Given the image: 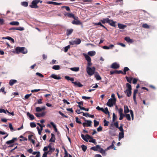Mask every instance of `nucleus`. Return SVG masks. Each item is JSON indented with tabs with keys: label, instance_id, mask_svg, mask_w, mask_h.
<instances>
[{
	"label": "nucleus",
	"instance_id": "nucleus-1",
	"mask_svg": "<svg viewBox=\"0 0 157 157\" xmlns=\"http://www.w3.org/2000/svg\"><path fill=\"white\" fill-rule=\"evenodd\" d=\"M81 136L82 139L86 142H88V140H90L89 141V142L95 144H97L96 140L93 139L91 136L88 134H86V136H84L83 134H82Z\"/></svg>",
	"mask_w": 157,
	"mask_h": 157
},
{
	"label": "nucleus",
	"instance_id": "nucleus-2",
	"mask_svg": "<svg viewBox=\"0 0 157 157\" xmlns=\"http://www.w3.org/2000/svg\"><path fill=\"white\" fill-rule=\"evenodd\" d=\"M67 80H70L72 82V83L74 84V86H77L78 87H82L83 85L81 84L79 82H73L74 80L73 78H71L69 76H65L64 77Z\"/></svg>",
	"mask_w": 157,
	"mask_h": 157
},
{
	"label": "nucleus",
	"instance_id": "nucleus-3",
	"mask_svg": "<svg viewBox=\"0 0 157 157\" xmlns=\"http://www.w3.org/2000/svg\"><path fill=\"white\" fill-rule=\"evenodd\" d=\"M16 53L17 54L21 53L23 54H25L27 53V49L24 47H17L15 49Z\"/></svg>",
	"mask_w": 157,
	"mask_h": 157
},
{
	"label": "nucleus",
	"instance_id": "nucleus-4",
	"mask_svg": "<svg viewBox=\"0 0 157 157\" xmlns=\"http://www.w3.org/2000/svg\"><path fill=\"white\" fill-rule=\"evenodd\" d=\"M39 2L41 3L42 1H40V0H33L32 2V4L30 5L29 6L33 8H37L38 7V6L37 5V4Z\"/></svg>",
	"mask_w": 157,
	"mask_h": 157
},
{
	"label": "nucleus",
	"instance_id": "nucleus-5",
	"mask_svg": "<svg viewBox=\"0 0 157 157\" xmlns=\"http://www.w3.org/2000/svg\"><path fill=\"white\" fill-rule=\"evenodd\" d=\"M86 71L87 74L90 75H93L94 73L95 68L94 67H86Z\"/></svg>",
	"mask_w": 157,
	"mask_h": 157
},
{
	"label": "nucleus",
	"instance_id": "nucleus-6",
	"mask_svg": "<svg viewBox=\"0 0 157 157\" xmlns=\"http://www.w3.org/2000/svg\"><path fill=\"white\" fill-rule=\"evenodd\" d=\"M116 101V98H110L109 99L108 102L106 103V105L109 107H111L114 104H115Z\"/></svg>",
	"mask_w": 157,
	"mask_h": 157
},
{
	"label": "nucleus",
	"instance_id": "nucleus-7",
	"mask_svg": "<svg viewBox=\"0 0 157 157\" xmlns=\"http://www.w3.org/2000/svg\"><path fill=\"white\" fill-rule=\"evenodd\" d=\"M124 113H128L129 112H130V114L131 116L132 119V120H133V118H134V114H133V112L132 110H129L128 108V107L126 105V106L124 105Z\"/></svg>",
	"mask_w": 157,
	"mask_h": 157
},
{
	"label": "nucleus",
	"instance_id": "nucleus-8",
	"mask_svg": "<svg viewBox=\"0 0 157 157\" xmlns=\"http://www.w3.org/2000/svg\"><path fill=\"white\" fill-rule=\"evenodd\" d=\"M17 140V138H13L12 140L6 141V144L7 145H10L8 146L9 147H12L13 146V144H13Z\"/></svg>",
	"mask_w": 157,
	"mask_h": 157
},
{
	"label": "nucleus",
	"instance_id": "nucleus-9",
	"mask_svg": "<svg viewBox=\"0 0 157 157\" xmlns=\"http://www.w3.org/2000/svg\"><path fill=\"white\" fill-rule=\"evenodd\" d=\"M74 20L72 21V23L74 25H82V23L78 20V17H76Z\"/></svg>",
	"mask_w": 157,
	"mask_h": 157
},
{
	"label": "nucleus",
	"instance_id": "nucleus-10",
	"mask_svg": "<svg viewBox=\"0 0 157 157\" xmlns=\"http://www.w3.org/2000/svg\"><path fill=\"white\" fill-rule=\"evenodd\" d=\"M81 42V40L80 39L78 38L76 39V40L73 41H69V44L71 45H74V44H79Z\"/></svg>",
	"mask_w": 157,
	"mask_h": 157
},
{
	"label": "nucleus",
	"instance_id": "nucleus-11",
	"mask_svg": "<svg viewBox=\"0 0 157 157\" xmlns=\"http://www.w3.org/2000/svg\"><path fill=\"white\" fill-rule=\"evenodd\" d=\"M120 67V65L116 62L113 63L111 66V67L113 69H117L118 68Z\"/></svg>",
	"mask_w": 157,
	"mask_h": 157
},
{
	"label": "nucleus",
	"instance_id": "nucleus-12",
	"mask_svg": "<svg viewBox=\"0 0 157 157\" xmlns=\"http://www.w3.org/2000/svg\"><path fill=\"white\" fill-rule=\"evenodd\" d=\"M64 15L66 16H67L68 17L70 18H72L73 19H75V17H76L75 16L74 14L71 13H66Z\"/></svg>",
	"mask_w": 157,
	"mask_h": 157
},
{
	"label": "nucleus",
	"instance_id": "nucleus-13",
	"mask_svg": "<svg viewBox=\"0 0 157 157\" xmlns=\"http://www.w3.org/2000/svg\"><path fill=\"white\" fill-rule=\"evenodd\" d=\"M45 109V106H43L41 108H40L39 107H37L36 108V111L37 112H40L42 110H44Z\"/></svg>",
	"mask_w": 157,
	"mask_h": 157
},
{
	"label": "nucleus",
	"instance_id": "nucleus-14",
	"mask_svg": "<svg viewBox=\"0 0 157 157\" xmlns=\"http://www.w3.org/2000/svg\"><path fill=\"white\" fill-rule=\"evenodd\" d=\"M116 22L113 21V20L109 19V22H108V23L111 26L115 27L116 26Z\"/></svg>",
	"mask_w": 157,
	"mask_h": 157
},
{
	"label": "nucleus",
	"instance_id": "nucleus-15",
	"mask_svg": "<svg viewBox=\"0 0 157 157\" xmlns=\"http://www.w3.org/2000/svg\"><path fill=\"white\" fill-rule=\"evenodd\" d=\"M45 112H43L41 113H36L35 114V115L38 117H43L45 115Z\"/></svg>",
	"mask_w": 157,
	"mask_h": 157
},
{
	"label": "nucleus",
	"instance_id": "nucleus-16",
	"mask_svg": "<svg viewBox=\"0 0 157 157\" xmlns=\"http://www.w3.org/2000/svg\"><path fill=\"white\" fill-rule=\"evenodd\" d=\"M51 78H53L56 79H60L61 78L59 76H58L57 75L54 74H52L50 76Z\"/></svg>",
	"mask_w": 157,
	"mask_h": 157
},
{
	"label": "nucleus",
	"instance_id": "nucleus-17",
	"mask_svg": "<svg viewBox=\"0 0 157 157\" xmlns=\"http://www.w3.org/2000/svg\"><path fill=\"white\" fill-rule=\"evenodd\" d=\"M63 148L64 150L65 155L63 157H72L71 155L68 154L67 151L66 150V149L65 148L63 147Z\"/></svg>",
	"mask_w": 157,
	"mask_h": 157
},
{
	"label": "nucleus",
	"instance_id": "nucleus-18",
	"mask_svg": "<svg viewBox=\"0 0 157 157\" xmlns=\"http://www.w3.org/2000/svg\"><path fill=\"white\" fill-rule=\"evenodd\" d=\"M99 148H100V145H96L95 146L92 147L90 148V149L94 151H98Z\"/></svg>",
	"mask_w": 157,
	"mask_h": 157
},
{
	"label": "nucleus",
	"instance_id": "nucleus-19",
	"mask_svg": "<svg viewBox=\"0 0 157 157\" xmlns=\"http://www.w3.org/2000/svg\"><path fill=\"white\" fill-rule=\"evenodd\" d=\"M109 19L107 18H104L102 20L100 21L103 24H105V23H108L109 22Z\"/></svg>",
	"mask_w": 157,
	"mask_h": 157
},
{
	"label": "nucleus",
	"instance_id": "nucleus-20",
	"mask_svg": "<svg viewBox=\"0 0 157 157\" xmlns=\"http://www.w3.org/2000/svg\"><path fill=\"white\" fill-rule=\"evenodd\" d=\"M124 40L126 41L128 43H132L133 42V40H132L129 37H126L124 38Z\"/></svg>",
	"mask_w": 157,
	"mask_h": 157
},
{
	"label": "nucleus",
	"instance_id": "nucleus-21",
	"mask_svg": "<svg viewBox=\"0 0 157 157\" xmlns=\"http://www.w3.org/2000/svg\"><path fill=\"white\" fill-rule=\"evenodd\" d=\"M125 93L126 94L127 96L128 97H130L132 94V90H127L124 91Z\"/></svg>",
	"mask_w": 157,
	"mask_h": 157
},
{
	"label": "nucleus",
	"instance_id": "nucleus-22",
	"mask_svg": "<svg viewBox=\"0 0 157 157\" xmlns=\"http://www.w3.org/2000/svg\"><path fill=\"white\" fill-rule=\"evenodd\" d=\"M51 139L49 140V142H55L56 140V138L55 137V135L53 133L51 134Z\"/></svg>",
	"mask_w": 157,
	"mask_h": 157
},
{
	"label": "nucleus",
	"instance_id": "nucleus-23",
	"mask_svg": "<svg viewBox=\"0 0 157 157\" xmlns=\"http://www.w3.org/2000/svg\"><path fill=\"white\" fill-rule=\"evenodd\" d=\"M17 81L15 79H11L9 81V84L10 86H12L17 82Z\"/></svg>",
	"mask_w": 157,
	"mask_h": 157
},
{
	"label": "nucleus",
	"instance_id": "nucleus-24",
	"mask_svg": "<svg viewBox=\"0 0 157 157\" xmlns=\"http://www.w3.org/2000/svg\"><path fill=\"white\" fill-rule=\"evenodd\" d=\"M47 3L48 4H53L56 5H60L62 4V3L56 2H55L49 1Z\"/></svg>",
	"mask_w": 157,
	"mask_h": 157
},
{
	"label": "nucleus",
	"instance_id": "nucleus-25",
	"mask_svg": "<svg viewBox=\"0 0 157 157\" xmlns=\"http://www.w3.org/2000/svg\"><path fill=\"white\" fill-rule=\"evenodd\" d=\"M110 149H113L114 150H116V147H114V144L113 143H112V144L110 146L108 147L106 149V150H107Z\"/></svg>",
	"mask_w": 157,
	"mask_h": 157
},
{
	"label": "nucleus",
	"instance_id": "nucleus-26",
	"mask_svg": "<svg viewBox=\"0 0 157 157\" xmlns=\"http://www.w3.org/2000/svg\"><path fill=\"white\" fill-rule=\"evenodd\" d=\"M70 69L72 71L77 72L79 70V68L78 67H71Z\"/></svg>",
	"mask_w": 157,
	"mask_h": 157
},
{
	"label": "nucleus",
	"instance_id": "nucleus-27",
	"mask_svg": "<svg viewBox=\"0 0 157 157\" xmlns=\"http://www.w3.org/2000/svg\"><path fill=\"white\" fill-rule=\"evenodd\" d=\"M118 25L119 28L122 29H124L126 27V25L120 23H118Z\"/></svg>",
	"mask_w": 157,
	"mask_h": 157
},
{
	"label": "nucleus",
	"instance_id": "nucleus-28",
	"mask_svg": "<svg viewBox=\"0 0 157 157\" xmlns=\"http://www.w3.org/2000/svg\"><path fill=\"white\" fill-rule=\"evenodd\" d=\"M124 137V132H121L119 133V140H120L121 139Z\"/></svg>",
	"mask_w": 157,
	"mask_h": 157
},
{
	"label": "nucleus",
	"instance_id": "nucleus-29",
	"mask_svg": "<svg viewBox=\"0 0 157 157\" xmlns=\"http://www.w3.org/2000/svg\"><path fill=\"white\" fill-rule=\"evenodd\" d=\"M27 115L28 117H29L30 119L31 120H32L34 119V116L33 115L29 113H27Z\"/></svg>",
	"mask_w": 157,
	"mask_h": 157
},
{
	"label": "nucleus",
	"instance_id": "nucleus-30",
	"mask_svg": "<svg viewBox=\"0 0 157 157\" xmlns=\"http://www.w3.org/2000/svg\"><path fill=\"white\" fill-rule=\"evenodd\" d=\"M73 29H68L67 30V36L71 35L73 32Z\"/></svg>",
	"mask_w": 157,
	"mask_h": 157
},
{
	"label": "nucleus",
	"instance_id": "nucleus-31",
	"mask_svg": "<svg viewBox=\"0 0 157 157\" xmlns=\"http://www.w3.org/2000/svg\"><path fill=\"white\" fill-rule=\"evenodd\" d=\"M10 24L12 25L18 26L19 25V23L18 21H12L10 23Z\"/></svg>",
	"mask_w": 157,
	"mask_h": 157
},
{
	"label": "nucleus",
	"instance_id": "nucleus-32",
	"mask_svg": "<svg viewBox=\"0 0 157 157\" xmlns=\"http://www.w3.org/2000/svg\"><path fill=\"white\" fill-rule=\"evenodd\" d=\"M85 121L86 122V127H90L91 126L92 122L91 121L85 120Z\"/></svg>",
	"mask_w": 157,
	"mask_h": 157
},
{
	"label": "nucleus",
	"instance_id": "nucleus-33",
	"mask_svg": "<svg viewBox=\"0 0 157 157\" xmlns=\"http://www.w3.org/2000/svg\"><path fill=\"white\" fill-rule=\"evenodd\" d=\"M2 38L3 39H8V40L11 41L13 43H14V40L13 38H11L10 36H7L6 37H3Z\"/></svg>",
	"mask_w": 157,
	"mask_h": 157
},
{
	"label": "nucleus",
	"instance_id": "nucleus-34",
	"mask_svg": "<svg viewBox=\"0 0 157 157\" xmlns=\"http://www.w3.org/2000/svg\"><path fill=\"white\" fill-rule=\"evenodd\" d=\"M96 52L94 51H91L88 52V54L90 56H93L95 55Z\"/></svg>",
	"mask_w": 157,
	"mask_h": 157
},
{
	"label": "nucleus",
	"instance_id": "nucleus-35",
	"mask_svg": "<svg viewBox=\"0 0 157 157\" xmlns=\"http://www.w3.org/2000/svg\"><path fill=\"white\" fill-rule=\"evenodd\" d=\"M60 66L59 65H55L53 66L52 68L55 70H58L60 69Z\"/></svg>",
	"mask_w": 157,
	"mask_h": 157
},
{
	"label": "nucleus",
	"instance_id": "nucleus-36",
	"mask_svg": "<svg viewBox=\"0 0 157 157\" xmlns=\"http://www.w3.org/2000/svg\"><path fill=\"white\" fill-rule=\"evenodd\" d=\"M125 78L127 80V82H128L130 83H132V80L133 78H129L127 76H126L125 77Z\"/></svg>",
	"mask_w": 157,
	"mask_h": 157
},
{
	"label": "nucleus",
	"instance_id": "nucleus-37",
	"mask_svg": "<svg viewBox=\"0 0 157 157\" xmlns=\"http://www.w3.org/2000/svg\"><path fill=\"white\" fill-rule=\"evenodd\" d=\"M55 150V148H51L49 149V151H48V152L49 155H51L53 152Z\"/></svg>",
	"mask_w": 157,
	"mask_h": 157
},
{
	"label": "nucleus",
	"instance_id": "nucleus-38",
	"mask_svg": "<svg viewBox=\"0 0 157 157\" xmlns=\"http://www.w3.org/2000/svg\"><path fill=\"white\" fill-rule=\"evenodd\" d=\"M126 86L127 88V90H132V87L130 84L127 83L126 84Z\"/></svg>",
	"mask_w": 157,
	"mask_h": 157
},
{
	"label": "nucleus",
	"instance_id": "nucleus-39",
	"mask_svg": "<svg viewBox=\"0 0 157 157\" xmlns=\"http://www.w3.org/2000/svg\"><path fill=\"white\" fill-rule=\"evenodd\" d=\"M94 127H97L99 124V121H97L96 120H94Z\"/></svg>",
	"mask_w": 157,
	"mask_h": 157
},
{
	"label": "nucleus",
	"instance_id": "nucleus-40",
	"mask_svg": "<svg viewBox=\"0 0 157 157\" xmlns=\"http://www.w3.org/2000/svg\"><path fill=\"white\" fill-rule=\"evenodd\" d=\"M129 70V68L127 67H125L124 68L123 70L124 75L126 74V72Z\"/></svg>",
	"mask_w": 157,
	"mask_h": 157
},
{
	"label": "nucleus",
	"instance_id": "nucleus-41",
	"mask_svg": "<svg viewBox=\"0 0 157 157\" xmlns=\"http://www.w3.org/2000/svg\"><path fill=\"white\" fill-rule=\"evenodd\" d=\"M85 57L86 58V60L88 62H90V61H91V59L90 57L88 55H86L85 56Z\"/></svg>",
	"mask_w": 157,
	"mask_h": 157
},
{
	"label": "nucleus",
	"instance_id": "nucleus-42",
	"mask_svg": "<svg viewBox=\"0 0 157 157\" xmlns=\"http://www.w3.org/2000/svg\"><path fill=\"white\" fill-rule=\"evenodd\" d=\"M103 112L106 114L109 115V114L108 109L107 107H106V108H105V109H104V111H103Z\"/></svg>",
	"mask_w": 157,
	"mask_h": 157
},
{
	"label": "nucleus",
	"instance_id": "nucleus-43",
	"mask_svg": "<svg viewBox=\"0 0 157 157\" xmlns=\"http://www.w3.org/2000/svg\"><path fill=\"white\" fill-rule=\"evenodd\" d=\"M62 8H65V9L67 11H68V12L71 11L70 8L69 6H62Z\"/></svg>",
	"mask_w": 157,
	"mask_h": 157
},
{
	"label": "nucleus",
	"instance_id": "nucleus-44",
	"mask_svg": "<svg viewBox=\"0 0 157 157\" xmlns=\"http://www.w3.org/2000/svg\"><path fill=\"white\" fill-rule=\"evenodd\" d=\"M81 147L83 151L85 152L87 149L86 146L84 145H81Z\"/></svg>",
	"mask_w": 157,
	"mask_h": 157
},
{
	"label": "nucleus",
	"instance_id": "nucleus-45",
	"mask_svg": "<svg viewBox=\"0 0 157 157\" xmlns=\"http://www.w3.org/2000/svg\"><path fill=\"white\" fill-rule=\"evenodd\" d=\"M104 123V126H108L109 122L107 121L106 120L104 119L103 121Z\"/></svg>",
	"mask_w": 157,
	"mask_h": 157
},
{
	"label": "nucleus",
	"instance_id": "nucleus-46",
	"mask_svg": "<svg viewBox=\"0 0 157 157\" xmlns=\"http://www.w3.org/2000/svg\"><path fill=\"white\" fill-rule=\"evenodd\" d=\"M125 117H126L127 120L130 121L131 120V117L129 114H127L125 115Z\"/></svg>",
	"mask_w": 157,
	"mask_h": 157
},
{
	"label": "nucleus",
	"instance_id": "nucleus-47",
	"mask_svg": "<svg viewBox=\"0 0 157 157\" xmlns=\"http://www.w3.org/2000/svg\"><path fill=\"white\" fill-rule=\"evenodd\" d=\"M142 27L145 28H149V26L147 24H144L142 26Z\"/></svg>",
	"mask_w": 157,
	"mask_h": 157
},
{
	"label": "nucleus",
	"instance_id": "nucleus-48",
	"mask_svg": "<svg viewBox=\"0 0 157 157\" xmlns=\"http://www.w3.org/2000/svg\"><path fill=\"white\" fill-rule=\"evenodd\" d=\"M117 117L114 113L113 114V121H114L117 119Z\"/></svg>",
	"mask_w": 157,
	"mask_h": 157
},
{
	"label": "nucleus",
	"instance_id": "nucleus-49",
	"mask_svg": "<svg viewBox=\"0 0 157 157\" xmlns=\"http://www.w3.org/2000/svg\"><path fill=\"white\" fill-rule=\"evenodd\" d=\"M96 109L98 111H101L102 112L104 111V109L103 108H101L99 106L97 107Z\"/></svg>",
	"mask_w": 157,
	"mask_h": 157
},
{
	"label": "nucleus",
	"instance_id": "nucleus-50",
	"mask_svg": "<svg viewBox=\"0 0 157 157\" xmlns=\"http://www.w3.org/2000/svg\"><path fill=\"white\" fill-rule=\"evenodd\" d=\"M20 138H22V139H20V141H25V140H27V139L25 137H24L22 136H20Z\"/></svg>",
	"mask_w": 157,
	"mask_h": 157
},
{
	"label": "nucleus",
	"instance_id": "nucleus-51",
	"mask_svg": "<svg viewBox=\"0 0 157 157\" xmlns=\"http://www.w3.org/2000/svg\"><path fill=\"white\" fill-rule=\"evenodd\" d=\"M21 5L25 7H27L28 6V3L26 2H24L21 3Z\"/></svg>",
	"mask_w": 157,
	"mask_h": 157
},
{
	"label": "nucleus",
	"instance_id": "nucleus-52",
	"mask_svg": "<svg viewBox=\"0 0 157 157\" xmlns=\"http://www.w3.org/2000/svg\"><path fill=\"white\" fill-rule=\"evenodd\" d=\"M0 92H3L4 94H5L6 93L5 91V87H2L0 89Z\"/></svg>",
	"mask_w": 157,
	"mask_h": 157
},
{
	"label": "nucleus",
	"instance_id": "nucleus-53",
	"mask_svg": "<svg viewBox=\"0 0 157 157\" xmlns=\"http://www.w3.org/2000/svg\"><path fill=\"white\" fill-rule=\"evenodd\" d=\"M95 77L97 80H100L101 79V78L99 75H95Z\"/></svg>",
	"mask_w": 157,
	"mask_h": 157
},
{
	"label": "nucleus",
	"instance_id": "nucleus-54",
	"mask_svg": "<svg viewBox=\"0 0 157 157\" xmlns=\"http://www.w3.org/2000/svg\"><path fill=\"white\" fill-rule=\"evenodd\" d=\"M30 125L32 128H34L36 127V124L34 122H31L30 123Z\"/></svg>",
	"mask_w": 157,
	"mask_h": 157
},
{
	"label": "nucleus",
	"instance_id": "nucleus-55",
	"mask_svg": "<svg viewBox=\"0 0 157 157\" xmlns=\"http://www.w3.org/2000/svg\"><path fill=\"white\" fill-rule=\"evenodd\" d=\"M70 45H68L64 48V52H67L68 50V49L70 48Z\"/></svg>",
	"mask_w": 157,
	"mask_h": 157
},
{
	"label": "nucleus",
	"instance_id": "nucleus-56",
	"mask_svg": "<svg viewBox=\"0 0 157 157\" xmlns=\"http://www.w3.org/2000/svg\"><path fill=\"white\" fill-rule=\"evenodd\" d=\"M138 90L137 89L135 90H134L133 94V97H134V98H135V97H136V95L138 92Z\"/></svg>",
	"mask_w": 157,
	"mask_h": 157
},
{
	"label": "nucleus",
	"instance_id": "nucleus-57",
	"mask_svg": "<svg viewBox=\"0 0 157 157\" xmlns=\"http://www.w3.org/2000/svg\"><path fill=\"white\" fill-rule=\"evenodd\" d=\"M82 115L84 116H85L86 117H89V113H84V112H82Z\"/></svg>",
	"mask_w": 157,
	"mask_h": 157
},
{
	"label": "nucleus",
	"instance_id": "nucleus-58",
	"mask_svg": "<svg viewBox=\"0 0 157 157\" xmlns=\"http://www.w3.org/2000/svg\"><path fill=\"white\" fill-rule=\"evenodd\" d=\"M50 124L52 126L54 129L57 128L56 126V125L54 124V123L52 122H50Z\"/></svg>",
	"mask_w": 157,
	"mask_h": 157
},
{
	"label": "nucleus",
	"instance_id": "nucleus-59",
	"mask_svg": "<svg viewBox=\"0 0 157 157\" xmlns=\"http://www.w3.org/2000/svg\"><path fill=\"white\" fill-rule=\"evenodd\" d=\"M50 124L52 126L54 129L57 128L56 126V125L54 124V123L52 122H50Z\"/></svg>",
	"mask_w": 157,
	"mask_h": 157
},
{
	"label": "nucleus",
	"instance_id": "nucleus-60",
	"mask_svg": "<svg viewBox=\"0 0 157 157\" xmlns=\"http://www.w3.org/2000/svg\"><path fill=\"white\" fill-rule=\"evenodd\" d=\"M50 124L52 126L54 129L57 128L56 126V125L54 124V123L52 122H50Z\"/></svg>",
	"mask_w": 157,
	"mask_h": 157
},
{
	"label": "nucleus",
	"instance_id": "nucleus-61",
	"mask_svg": "<svg viewBox=\"0 0 157 157\" xmlns=\"http://www.w3.org/2000/svg\"><path fill=\"white\" fill-rule=\"evenodd\" d=\"M113 125L117 128H119V124L118 121H116L113 124Z\"/></svg>",
	"mask_w": 157,
	"mask_h": 157
},
{
	"label": "nucleus",
	"instance_id": "nucleus-62",
	"mask_svg": "<svg viewBox=\"0 0 157 157\" xmlns=\"http://www.w3.org/2000/svg\"><path fill=\"white\" fill-rule=\"evenodd\" d=\"M133 81L132 83L133 84H136L138 81V79L136 78H133Z\"/></svg>",
	"mask_w": 157,
	"mask_h": 157
},
{
	"label": "nucleus",
	"instance_id": "nucleus-63",
	"mask_svg": "<svg viewBox=\"0 0 157 157\" xmlns=\"http://www.w3.org/2000/svg\"><path fill=\"white\" fill-rule=\"evenodd\" d=\"M48 154H49L48 152V151L44 152L43 155L42 157H47Z\"/></svg>",
	"mask_w": 157,
	"mask_h": 157
},
{
	"label": "nucleus",
	"instance_id": "nucleus-64",
	"mask_svg": "<svg viewBox=\"0 0 157 157\" xmlns=\"http://www.w3.org/2000/svg\"><path fill=\"white\" fill-rule=\"evenodd\" d=\"M32 95V94H26L25 96V99H28Z\"/></svg>",
	"mask_w": 157,
	"mask_h": 157
}]
</instances>
